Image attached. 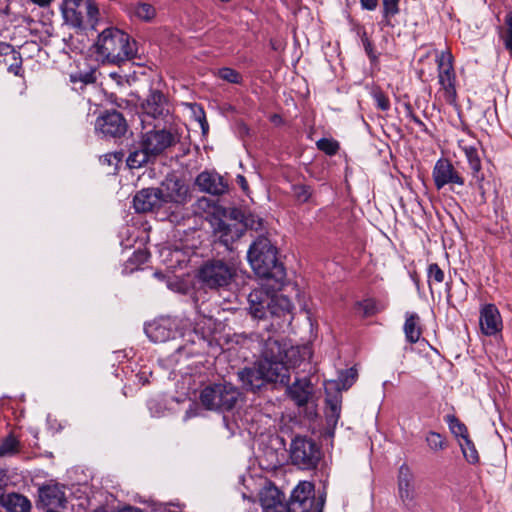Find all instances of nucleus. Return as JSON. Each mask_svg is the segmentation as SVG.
<instances>
[{"label": "nucleus", "mask_w": 512, "mask_h": 512, "mask_svg": "<svg viewBox=\"0 0 512 512\" xmlns=\"http://www.w3.org/2000/svg\"><path fill=\"white\" fill-rule=\"evenodd\" d=\"M96 53L103 61L121 64L137 54L136 41L117 27L104 29L95 43Z\"/></svg>", "instance_id": "1"}, {"label": "nucleus", "mask_w": 512, "mask_h": 512, "mask_svg": "<svg viewBox=\"0 0 512 512\" xmlns=\"http://www.w3.org/2000/svg\"><path fill=\"white\" fill-rule=\"evenodd\" d=\"M248 261L255 273L262 278L274 279L281 285L285 279V268L277 259V250L267 237H258L247 252Z\"/></svg>", "instance_id": "2"}, {"label": "nucleus", "mask_w": 512, "mask_h": 512, "mask_svg": "<svg viewBox=\"0 0 512 512\" xmlns=\"http://www.w3.org/2000/svg\"><path fill=\"white\" fill-rule=\"evenodd\" d=\"M248 305L249 313L255 319H266L268 316L281 318L292 311V303L288 297L272 293L265 287L250 292Z\"/></svg>", "instance_id": "3"}, {"label": "nucleus", "mask_w": 512, "mask_h": 512, "mask_svg": "<svg viewBox=\"0 0 512 512\" xmlns=\"http://www.w3.org/2000/svg\"><path fill=\"white\" fill-rule=\"evenodd\" d=\"M238 379L246 390L256 391L268 382L288 385L289 370L280 364H270L267 360H259L254 366L246 367L238 373Z\"/></svg>", "instance_id": "4"}, {"label": "nucleus", "mask_w": 512, "mask_h": 512, "mask_svg": "<svg viewBox=\"0 0 512 512\" xmlns=\"http://www.w3.org/2000/svg\"><path fill=\"white\" fill-rule=\"evenodd\" d=\"M239 271V263L231 257L207 260L198 272L199 281L209 289H227L235 281Z\"/></svg>", "instance_id": "5"}, {"label": "nucleus", "mask_w": 512, "mask_h": 512, "mask_svg": "<svg viewBox=\"0 0 512 512\" xmlns=\"http://www.w3.org/2000/svg\"><path fill=\"white\" fill-rule=\"evenodd\" d=\"M60 11L64 23L74 29L96 30L100 11L94 0H63Z\"/></svg>", "instance_id": "6"}, {"label": "nucleus", "mask_w": 512, "mask_h": 512, "mask_svg": "<svg viewBox=\"0 0 512 512\" xmlns=\"http://www.w3.org/2000/svg\"><path fill=\"white\" fill-rule=\"evenodd\" d=\"M240 396L239 390L230 383H218L205 387L200 393V401L208 410L230 411Z\"/></svg>", "instance_id": "7"}, {"label": "nucleus", "mask_w": 512, "mask_h": 512, "mask_svg": "<svg viewBox=\"0 0 512 512\" xmlns=\"http://www.w3.org/2000/svg\"><path fill=\"white\" fill-rule=\"evenodd\" d=\"M325 499L314 497V485L311 482H300L292 491L286 503V512H322Z\"/></svg>", "instance_id": "8"}, {"label": "nucleus", "mask_w": 512, "mask_h": 512, "mask_svg": "<svg viewBox=\"0 0 512 512\" xmlns=\"http://www.w3.org/2000/svg\"><path fill=\"white\" fill-rule=\"evenodd\" d=\"M397 492L402 507L409 512H418L420 503L415 485V476L410 467L402 464L398 470Z\"/></svg>", "instance_id": "9"}, {"label": "nucleus", "mask_w": 512, "mask_h": 512, "mask_svg": "<svg viewBox=\"0 0 512 512\" xmlns=\"http://www.w3.org/2000/svg\"><path fill=\"white\" fill-rule=\"evenodd\" d=\"M290 458L300 469L309 470L316 467L320 459V450L312 439L298 436L292 440Z\"/></svg>", "instance_id": "10"}, {"label": "nucleus", "mask_w": 512, "mask_h": 512, "mask_svg": "<svg viewBox=\"0 0 512 512\" xmlns=\"http://www.w3.org/2000/svg\"><path fill=\"white\" fill-rule=\"evenodd\" d=\"M438 66V83L444 100L455 105L457 101L456 74L453 68L452 55L449 52H442L436 59Z\"/></svg>", "instance_id": "11"}, {"label": "nucleus", "mask_w": 512, "mask_h": 512, "mask_svg": "<svg viewBox=\"0 0 512 512\" xmlns=\"http://www.w3.org/2000/svg\"><path fill=\"white\" fill-rule=\"evenodd\" d=\"M240 214V211L233 210L231 218L215 219L212 223L214 236L229 251H232L233 243L239 240L245 232V225L238 220Z\"/></svg>", "instance_id": "12"}, {"label": "nucleus", "mask_w": 512, "mask_h": 512, "mask_svg": "<svg viewBox=\"0 0 512 512\" xmlns=\"http://www.w3.org/2000/svg\"><path fill=\"white\" fill-rule=\"evenodd\" d=\"M263 340L262 358L260 360H267L270 364H280L289 369L290 357L296 354L294 347H288L279 336L269 335Z\"/></svg>", "instance_id": "13"}, {"label": "nucleus", "mask_w": 512, "mask_h": 512, "mask_svg": "<svg viewBox=\"0 0 512 512\" xmlns=\"http://www.w3.org/2000/svg\"><path fill=\"white\" fill-rule=\"evenodd\" d=\"M143 131L140 136L139 144L145 147L151 153L153 158L162 154L167 148L175 143L174 135L166 129H147L143 126Z\"/></svg>", "instance_id": "14"}, {"label": "nucleus", "mask_w": 512, "mask_h": 512, "mask_svg": "<svg viewBox=\"0 0 512 512\" xmlns=\"http://www.w3.org/2000/svg\"><path fill=\"white\" fill-rule=\"evenodd\" d=\"M433 181L435 187L440 190L446 185L450 186H464L465 179L463 175L453 166L450 160L440 158L434 165Z\"/></svg>", "instance_id": "15"}, {"label": "nucleus", "mask_w": 512, "mask_h": 512, "mask_svg": "<svg viewBox=\"0 0 512 512\" xmlns=\"http://www.w3.org/2000/svg\"><path fill=\"white\" fill-rule=\"evenodd\" d=\"M158 190L161 192L160 196L163 204L184 205L190 200L188 185L183 180L174 176L166 177L160 187H158Z\"/></svg>", "instance_id": "16"}, {"label": "nucleus", "mask_w": 512, "mask_h": 512, "mask_svg": "<svg viewBox=\"0 0 512 512\" xmlns=\"http://www.w3.org/2000/svg\"><path fill=\"white\" fill-rule=\"evenodd\" d=\"M142 123L146 118L163 119L169 110V103L165 95L159 90H150L148 96L141 103Z\"/></svg>", "instance_id": "17"}, {"label": "nucleus", "mask_w": 512, "mask_h": 512, "mask_svg": "<svg viewBox=\"0 0 512 512\" xmlns=\"http://www.w3.org/2000/svg\"><path fill=\"white\" fill-rule=\"evenodd\" d=\"M96 130L104 136L120 137L127 131V123L123 115L115 110L107 111L96 120Z\"/></svg>", "instance_id": "18"}, {"label": "nucleus", "mask_w": 512, "mask_h": 512, "mask_svg": "<svg viewBox=\"0 0 512 512\" xmlns=\"http://www.w3.org/2000/svg\"><path fill=\"white\" fill-rule=\"evenodd\" d=\"M160 191L157 188H144L136 193L133 206L138 213H147L159 209L162 205Z\"/></svg>", "instance_id": "19"}, {"label": "nucleus", "mask_w": 512, "mask_h": 512, "mask_svg": "<svg viewBox=\"0 0 512 512\" xmlns=\"http://www.w3.org/2000/svg\"><path fill=\"white\" fill-rule=\"evenodd\" d=\"M480 328L486 336H493L502 328V319L494 304H486L480 310Z\"/></svg>", "instance_id": "20"}, {"label": "nucleus", "mask_w": 512, "mask_h": 512, "mask_svg": "<svg viewBox=\"0 0 512 512\" xmlns=\"http://www.w3.org/2000/svg\"><path fill=\"white\" fill-rule=\"evenodd\" d=\"M196 185L201 191L212 195H221L228 190L227 181L215 172L200 173L196 178Z\"/></svg>", "instance_id": "21"}, {"label": "nucleus", "mask_w": 512, "mask_h": 512, "mask_svg": "<svg viewBox=\"0 0 512 512\" xmlns=\"http://www.w3.org/2000/svg\"><path fill=\"white\" fill-rule=\"evenodd\" d=\"M288 397L299 407L305 406L313 395L314 388L308 378L296 379L286 389Z\"/></svg>", "instance_id": "22"}, {"label": "nucleus", "mask_w": 512, "mask_h": 512, "mask_svg": "<svg viewBox=\"0 0 512 512\" xmlns=\"http://www.w3.org/2000/svg\"><path fill=\"white\" fill-rule=\"evenodd\" d=\"M22 56L12 45L0 42V64L7 66L9 73L23 76Z\"/></svg>", "instance_id": "23"}, {"label": "nucleus", "mask_w": 512, "mask_h": 512, "mask_svg": "<svg viewBox=\"0 0 512 512\" xmlns=\"http://www.w3.org/2000/svg\"><path fill=\"white\" fill-rule=\"evenodd\" d=\"M259 497L263 512H286V504L283 502L284 494L276 487L263 488Z\"/></svg>", "instance_id": "24"}, {"label": "nucleus", "mask_w": 512, "mask_h": 512, "mask_svg": "<svg viewBox=\"0 0 512 512\" xmlns=\"http://www.w3.org/2000/svg\"><path fill=\"white\" fill-rule=\"evenodd\" d=\"M145 333L149 339L155 343L166 342L175 335V331L172 328L171 321L169 319H159L145 326Z\"/></svg>", "instance_id": "25"}, {"label": "nucleus", "mask_w": 512, "mask_h": 512, "mask_svg": "<svg viewBox=\"0 0 512 512\" xmlns=\"http://www.w3.org/2000/svg\"><path fill=\"white\" fill-rule=\"evenodd\" d=\"M39 499L44 506L59 508L63 507L66 497L59 485H46L39 489Z\"/></svg>", "instance_id": "26"}, {"label": "nucleus", "mask_w": 512, "mask_h": 512, "mask_svg": "<svg viewBox=\"0 0 512 512\" xmlns=\"http://www.w3.org/2000/svg\"><path fill=\"white\" fill-rule=\"evenodd\" d=\"M403 330L407 342L414 344L419 341L422 335V330L420 326V317L417 313L407 312L405 314Z\"/></svg>", "instance_id": "27"}, {"label": "nucleus", "mask_w": 512, "mask_h": 512, "mask_svg": "<svg viewBox=\"0 0 512 512\" xmlns=\"http://www.w3.org/2000/svg\"><path fill=\"white\" fill-rule=\"evenodd\" d=\"M127 12L130 17L145 22L152 21L156 16V9L154 6L146 2L131 3L127 7Z\"/></svg>", "instance_id": "28"}, {"label": "nucleus", "mask_w": 512, "mask_h": 512, "mask_svg": "<svg viewBox=\"0 0 512 512\" xmlns=\"http://www.w3.org/2000/svg\"><path fill=\"white\" fill-rule=\"evenodd\" d=\"M478 146L479 143L468 144L464 140L459 141V147L465 154L474 175L479 173L482 167Z\"/></svg>", "instance_id": "29"}, {"label": "nucleus", "mask_w": 512, "mask_h": 512, "mask_svg": "<svg viewBox=\"0 0 512 512\" xmlns=\"http://www.w3.org/2000/svg\"><path fill=\"white\" fill-rule=\"evenodd\" d=\"M153 158L150 152L145 147H134L130 150V153L126 159V163L131 169H138L148 163Z\"/></svg>", "instance_id": "30"}, {"label": "nucleus", "mask_w": 512, "mask_h": 512, "mask_svg": "<svg viewBox=\"0 0 512 512\" xmlns=\"http://www.w3.org/2000/svg\"><path fill=\"white\" fill-rule=\"evenodd\" d=\"M3 505L9 512H29L31 508L30 501L17 493L8 494Z\"/></svg>", "instance_id": "31"}, {"label": "nucleus", "mask_w": 512, "mask_h": 512, "mask_svg": "<svg viewBox=\"0 0 512 512\" xmlns=\"http://www.w3.org/2000/svg\"><path fill=\"white\" fill-rule=\"evenodd\" d=\"M425 442L429 450L433 453H439L448 446L445 437L436 431H429L425 436Z\"/></svg>", "instance_id": "32"}, {"label": "nucleus", "mask_w": 512, "mask_h": 512, "mask_svg": "<svg viewBox=\"0 0 512 512\" xmlns=\"http://www.w3.org/2000/svg\"><path fill=\"white\" fill-rule=\"evenodd\" d=\"M445 421L455 437H460L463 440L469 436L467 427L455 415H447Z\"/></svg>", "instance_id": "33"}, {"label": "nucleus", "mask_w": 512, "mask_h": 512, "mask_svg": "<svg viewBox=\"0 0 512 512\" xmlns=\"http://www.w3.org/2000/svg\"><path fill=\"white\" fill-rule=\"evenodd\" d=\"M460 447L464 458L471 464H475L479 461V455L475 448L474 443L469 436L460 442Z\"/></svg>", "instance_id": "34"}, {"label": "nucleus", "mask_w": 512, "mask_h": 512, "mask_svg": "<svg viewBox=\"0 0 512 512\" xmlns=\"http://www.w3.org/2000/svg\"><path fill=\"white\" fill-rule=\"evenodd\" d=\"M355 309L363 317L373 316L379 312L377 303L373 299H364L363 301L357 302Z\"/></svg>", "instance_id": "35"}, {"label": "nucleus", "mask_w": 512, "mask_h": 512, "mask_svg": "<svg viewBox=\"0 0 512 512\" xmlns=\"http://www.w3.org/2000/svg\"><path fill=\"white\" fill-rule=\"evenodd\" d=\"M216 75L223 81L231 84H240L243 80V77L239 72L229 67L218 69Z\"/></svg>", "instance_id": "36"}, {"label": "nucleus", "mask_w": 512, "mask_h": 512, "mask_svg": "<svg viewBox=\"0 0 512 512\" xmlns=\"http://www.w3.org/2000/svg\"><path fill=\"white\" fill-rule=\"evenodd\" d=\"M357 377V370L355 368H349L346 370H343L339 373L338 376V386L341 389H348L350 388L353 383L355 382Z\"/></svg>", "instance_id": "37"}, {"label": "nucleus", "mask_w": 512, "mask_h": 512, "mask_svg": "<svg viewBox=\"0 0 512 512\" xmlns=\"http://www.w3.org/2000/svg\"><path fill=\"white\" fill-rule=\"evenodd\" d=\"M317 148L327 155H335L339 150V143L334 139L321 138L316 142Z\"/></svg>", "instance_id": "38"}, {"label": "nucleus", "mask_w": 512, "mask_h": 512, "mask_svg": "<svg viewBox=\"0 0 512 512\" xmlns=\"http://www.w3.org/2000/svg\"><path fill=\"white\" fill-rule=\"evenodd\" d=\"M96 80L94 72L93 71H87V72H76L70 74V81L73 84L80 83L82 88L84 85L94 83Z\"/></svg>", "instance_id": "39"}, {"label": "nucleus", "mask_w": 512, "mask_h": 512, "mask_svg": "<svg viewBox=\"0 0 512 512\" xmlns=\"http://www.w3.org/2000/svg\"><path fill=\"white\" fill-rule=\"evenodd\" d=\"M427 276H428V284L430 287H431L432 282L442 283L445 278L443 270L436 263H432L428 266Z\"/></svg>", "instance_id": "40"}, {"label": "nucleus", "mask_w": 512, "mask_h": 512, "mask_svg": "<svg viewBox=\"0 0 512 512\" xmlns=\"http://www.w3.org/2000/svg\"><path fill=\"white\" fill-rule=\"evenodd\" d=\"M371 94L376 103L377 108H379L382 111H387L390 109V100L381 89L375 88L373 89Z\"/></svg>", "instance_id": "41"}, {"label": "nucleus", "mask_w": 512, "mask_h": 512, "mask_svg": "<svg viewBox=\"0 0 512 512\" xmlns=\"http://www.w3.org/2000/svg\"><path fill=\"white\" fill-rule=\"evenodd\" d=\"M293 193L299 202L305 203L310 199L312 190L310 186L299 184L293 186Z\"/></svg>", "instance_id": "42"}, {"label": "nucleus", "mask_w": 512, "mask_h": 512, "mask_svg": "<svg viewBox=\"0 0 512 512\" xmlns=\"http://www.w3.org/2000/svg\"><path fill=\"white\" fill-rule=\"evenodd\" d=\"M241 221L245 225V230L248 228L255 231L263 229V219L257 215L250 213Z\"/></svg>", "instance_id": "43"}, {"label": "nucleus", "mask_w": 512, "mask_h": 512, "mask_svg": "<svg viewBox=\"0 0 512 512\" xmlns=\"http://www.w3.org/2000/svg\"><path fill=\"white\" fill-rule=\"evenodd\" d=\"M327 405L329 408L328 417L333 419L334 422H337L340 418L341 412V401L338 397H334L332 399L327 400Z\"/></svg>", "instance_id": "44"}, {"label": "nucleus", "mask_w": 512, "mask_h": 512, "mask_svg": "<svg viewBox=\"0 0 512 512\" xmlns=\"http://www.w3.org/2000/svg\"><path fill=\"white\" fill-rule=\"evenodd\" d=\"M361 41L364 47V50L369 57L372 64H376L378 62V54L375 52L372 42L367 37L366 32H363L361 36Z\"/></svg>", "instance_id": "45"}, {"label": "nucleus", "mask_w": 512, "mask_h": 512, "mask_svg": "<svg viewBox=\"0 0 512 512\" xmlns=\"http://www.w3.org/2000/svg\"><path fill=\"white\" fill-rule=\"evenodd\" d=\"M18 442L13 437L6 438L0 445V455H12L17 451Z\"/></svg>", "instance_id": "46"}, {"label": "nucleus", "mask_w": 512, "mask_h": 512, "mask_svg": "<svg viewBox=\"0 0 512 512\" xmlns=\"http://www.w3.org/2000/svg\"><path fill=\"white\" fill-rule=\"evenodd\" d=\"M384 17L394 16L399 13V0H382Z\"/></svg>", "instance_id": "47"}, {"label": "nucleus", "mask_w": 512, "mask_h": 512, "mask_svg": "<svg viewBox=\"0 0 512 512\" xmlns=\"http://www.w3.org/2000/svg\"><path fill=\"white\" fill-rule=\"evenodd\" d=\"M361 7L368 11H373L378 5V0H360Z\"/></svg>", "instance_id": "48"}, {"label": "nucleus", "mask_w": 512, "mask_h": 512, "mask_svg": "<svg viewBox=\"0 0 512 512\" xmlns=\"http://www.w3.org/2000/svg\"><path fill=\"white\" fill-rule=\"evenodd\" d=\"M10 13V0H0V16H7Z\"/></svg>", "instance_id": "49"}, {"label": "nucleus", "mask_w": 512, "mask_h": 512, "mask_svg": "<svg viewBox=\"0 0 512 512\" xmlns=\"http://www.w3.org/2000/svg\"><path fill=\"white\" fill-rule=\"evenodd\" d=\"M506 31L504 34L512 35V11H509L505 16Z\"/></svg>", "instance_id": "50"}, {"label": "nucleus", "mask_w": 512, "mask_h": 512, "mask_svg": "<svg viewBox=\"0 0 512 512\" xmlns=\"http://www.w3.org/2000/svg\"><path fill=\"white\" fill-rule=\"evenodd\" d=\"M236 181L238 183V185L241 187V189L247 193L248 190H249V187H248V182L246 180V178L243 176V175H237L236 177Z\"/></svg>", "instance_id": "51"}, {"label": "nucleus", "mask_w": 512, "mask_h": 512, "mask_svg": "<svg viewBox=\"0 0 512 512\" xmlns=\"http://www.w3.org/2000/svg\"><path fill=\"white\" fill-rule=\"evenodd\" d=\"M504 45L507 50H509L512 54V35H503Z\"/></svg>", "instance_id": "52"}, {"label": "nucleus", "mask_w": 512, "mask_h": 512, "mask_svg": "<svg viewBox=\"0 0 512 512\" xmlns=\"http://www.w3.org/2000/svg\"><path fill=\"white\" fill-rule=\"evenodd\" d=\"M404 107H405L406 117L412 121L413 118L416 117L415 113L413 112L412 106L409 103H406L404 105Z\"/></svg>", "instance_id": "53"}, {"label": "nucleus", "mask_w": 512, "mask_h": 512, "mask_svg": "<svg viewBox=\"0 0 512 512\" xmlns=\"http://www.w3.org/2000/svg\"><path fill=\"white\" fill-rule=\"evenodd\" d=\"M412 121L421 129V131H428L427 126L418 116L414 117Z\"/></svg>", "instance_id": "54"}, {"label": "nucleus", "mask_w": 512, "mask_h": 512, "mask_svg": "<svg viewBox=\"0 0 512 512\" xmlns=\"http://www.w3.org/2000/svg\"><path fill=\"white\" fill-rule=\"evenodd\" d=\"M35 5H38L39 7H47L49 6L54 0H29Z\"/></svg>", "instance_id": "55"}, {"label": "nucleus", "mask_w": 512, "mask_h": 512, "mask_svg": "<svg viewBox=\"0 0 512 512\" xmlns=\"http://www.w3.org/2000/svg\"><path fill=\"white\" fill-rule=\"evenodd\" d=\"M117 512H143V511L136 507L126 506L122 509H119Z\"/></svg>", "instance_id": "56"}, {"label": "nucleus", "mask_w": 512, "mask_h": 512, "mask_svg": "<svg viewBox=\"0 0 512 512\" xmlns=\"http://www.w3.org/2000/svg\"><path fill=\"white\" fill-rule=\"evenodd\" d=\"M200 124H201V128H202L203 132L205 133L208 130V123H207L205 117H203V119H200Z\"/></svg>", "instance_id": "57"}, {"label": "nucleus", "mask_w": 512, "mask_h": 512, "mask_svg": "<svg viewBox=\"0 0 512 512\" xmlns=\"http://www.w3.org/2000/svg\"><path fill=\"white\" fill-rule=\"evenodd\" d=\"M139 255H140V256H143V257H145V258H146V254H145V253H142V252H141V253H139Z\"/></svg>", "instance_id": "58"}, {"label": "nucleus", "mask_w": 512, "mask_h": 512, "mask_svg": "<svg viewBox=\"0 0 512 512\" xmlns=\"http://www.w3.org/2000/svg\"><path fill=\"white\" fill-rule=\"evenodd\" d=\"M222 2H229L230 0H221Z\"/></svg>", "instance_id": "59"}]
</instances>
